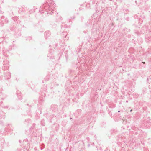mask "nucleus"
<instances>
[{"label": "nucleus", "instance_id": "nucleus-1", "mask_svg": "<svg viewBox=\"0 0 151 151\" xmlns=\"http://www.w3.org/2000/svg\"><path fill=\"white\" fill-rule=\"evenodd\" d=\"M143 63H145V62H143Z\"/></svg>", "mask_w": 151, "mask_h": 151}]
</instances>
